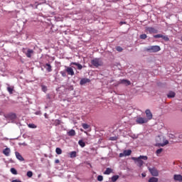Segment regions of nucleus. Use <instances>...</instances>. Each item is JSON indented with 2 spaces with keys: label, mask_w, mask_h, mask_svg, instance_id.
<instances>
[{
  "label": "nucleus",
  "mask_w": 182,
  "mask_h": 182,
  "mask_svg": "<svg viewBox=\"0 0 182 182\" xmlns=\"http://www.w3.org/2000/svg\"><path fill=\"white\" fill-rule=\"evenodd\" d=\"M55 153L57 154H62V149L60 148H56Z\"/></svg>",
  "instance_id": "32"
},
{
  "label": "nucleus",
  "mask_w": 182,
  "mask_h": 182,
  "mask_svg": "<svg viewBox=\"0 0 182 182\" xmlns=\"http://www.w3.org/2000/svg\"><path fill=\"white\" fill-rule=\"evenodd\" d=\"M46 66L47 67V70L48 72H52V65H50V64L47 63L46 64Z\"/></svg>",
  "instance_id": "23"
},
{
  "label": "nucleus",
  "mask_w": 182,
  "mask_h": 182,
  "mask_svg": "<svg viewBox=\"0 0 182 182\" xmlns=\"http://www.w3.org/2000/svg\"><path fill=\"white\" fill-rule=\"evenodd\" d=\"M119 83L121 85H125V86H130V85H132V82L129 80H120Z\"/></svg>",
  "instance_id": "9"
},
{
  "label": "nucleus",
  "mask_w": 182,
  "mask_h": 182,
  "mask_svg": "<svg viewBox=\"0 0 182 182\" xmlns=\"http://www.w3.org/2000/svg\"><path fill=\"white\" fill-rule=\"evenodd\" d=\"M78 144L81 146V147H85V146H86V144L85 143V141H83V140H80L78 141Z\"/></svg>",
  "instance_id": "26"
},
{
  "label": "nucleus",
  "mask_w": 182,
  "mask_h": 182,
  "mask_svg": "<svg viewBox=\"0 0 182 182\" xmlns=\"http://www.w3.org/2000/svg\"><path fill=\"white\" fill-rule=\"evenodd\" d=\"M173 180L175 181L181 182L182 181V176L181 174H175L173 176Z\"/></svg>",
  "instance_id": "12"
},
{
  "label": "nucleus",
  "mask_w": 182,
  "mask_h": 182,
  "mask_svg": "<svg viewBox=\"0 0 182 182\" xmlns=\"http://www.w3.org/2000/svg\"><path fill=\"white\" fill-rule=\"evenodd\" d=\"M54 126H59V124H60V120L59 119H55L54 121V123H53Z\"/></svg>",
  "instance_id": "28"
},
{
  "label": "nucleus",
  "mask_w": 182,
  "mask_h": 182,
  "mask_svg": "<svg viewBox=\"0 0 182 182\" xmlns=\"http://www.w3.org/2000/svg\"><path fill=\"white\" fill-rule=\"evenodd\" d=\"M146 119L149 122V120H151L153 119V114L151 113V111L150 109H146L145 111Z\"/></svg>",
  "instance_id": "7"
},
{
  "label": "nucleus",
  "mask_w": 182,
  "mask_h": 182,
  "mask_svg": "<svg viewBox=\"0 0 182 182\" xmlns=\"http://www.w3.org/2000/svg\"><path fill=\"white\" fill-rule=\"evenodd\" d=\"M74 65L75 66H77L78 70H82V69H83V66L82 65V64L75 63V62H72L70 63V65Z\"/></svg>",
  "instance_id": "14"
},
{
  "label": "nucleus",
  "mask_w": 182,
  "mask_h": 182,
  "mask_svg": "<svg viewBox=\"0 0 182 182\" xmlns=\"http://www.w3.org/2000/svg\"><path fill=\"white\" fill-rule=\"evenodd\" d=\"M43 90H45V89H46V87H45L44 85L42 86Z\"/></svg>",
  "instance_id": "44"
},
{
  "label": "nucleus",
  "mask_w": 182,
  "mask_h": 182,
  "mask_svg": "<svg viewBox=\"0 0 182 182\" xmlns=\"http://www.w3.org/2000/svg\"><path fill=\"white\" fill-rule=\"evenodd\" d=\"M161 37H163V35H161V34H157V35L154 36V38H155V39H157V38H161Z\"/></svg>",
  "instance_id": "37"
},
{
  "label": "nucleus",
  "mask_w": 182,
  "mask_h": 182,
  "mask_svg": "<svg viewBox=\"0 0 182 182\" xmlns=\"http://www.w3.org/2000/svg\"><path fill=\"white\" fill-rule=\"evenodd\" d=\"M149 171L154 177H159V171L156 168H149Z\"/></svg>",
  "instance_id": "6"
},
{
  "label": "nucleus",
  "mask_w": 182,
  "mask_h": 182,
  "mask_svg": "<svg viewBox=\"0 0 182 182\" xmlns=\"http://www.w3.org/2000/svg\"><path fill=\"white\" fill-rule=\"evenodd\" d=\"M97 179L98 181H103V176L99 175Z\"/></svg>",
  "instance_id": "34"
},
{
  "label": "nucleus",
  "mask_w": 182,
  "mask_h": 182,
  "mask_svg": "<svg viewBox=\"0 0 182 182\" xmlns=\"http://www.w3.org/2000/svg\"><path fill=\"white\" fill-rule=\"evenodd\" d=\"M162 39H164V41H166V42H168V41H170V38H168V36H163L162 35Z\"/></svg>",
  "instance_id": "30"
},
{
  "label": "nucleus",
  "mask_w": 182,
  "mask_h": 182,
  "mask_svg": "<svg viewBox=\"0 0 182 182\" xmlns=\"http://www.w3.org/2000/svg\"><path fill=\"white\" fill-rule=\"evenodd\" d=\"M136 122L137 124H144L147 123L149 120L146 118L139 117L136 118Z\"/></svg>",
  "instance_id": "5"
},
{
  "label": "nucleus",
  "mask_w": 182,
  "mask_h": 182,
  "mask_svg": "<svg viewBox=\"0 0 182 182\" xmlns=\"http://www.w3.org/2000/svg\"><path fill=\"white\" fill-rule=\"evenodd\" d=\"M124 154L125 156H130V154H132V150L129 149L124 151Z\"/></svg>",
  "instance_id": "22"
},
{
  "label": "nucleus",
  "mask_w": 182,
  "mask_h": 182,
  "mask_svg": "<svg viewBox=\"0 0 182 182\" xmlns=\"http://www.w3.org/2000/svg\"><path fill=\"white\" fill-rule=\"evenodd\" d=\"M148 157L147 156H140L138 158L133 157L132 160H134L135 163H136V166L138 167H141L143 164H144V162L142 160H147Z\"/></svg>",
  "instance_id": "1"
},
{
  "label": "nucleus",
  "mask_w": 182,
  "mask_h": 182,
  "mask_svg": "<svg viewBox=\"0 0 182 182\" xmlns=\"http://www.w3.org/2000/svg\"><path fill=\"white\" fill-rule=\"evenodd\" d=\"M167 97L169 99L175 97H176V92H169L168 94L167 95Z\"/></svg>",
  "instance_id": "17"
},
{
  "label": "nucleus",
  "mask_w": 182,
  "mask_h": 182,
  "mask_svg": "<svg viewBox=\"0 0 182 182\" xmlns=\"http://www.w3.org/2000/svg\"><path fill=\"white\" fill-rule=\"evenodd\" d=\"M60 162V161H59V159H55V164H59Z\"/></svg>",
  "instance_id": "41"
},
{
  "label": "nucleus",
  "mask_w": 182,
  "mask_h": 182,
  "mask_svg": "<svg viewBox=\"0 0 182 182\" xmlns=\"http://www.w3.org/2000/svg\"><path fill=\"white\" fill-rule=\"evenodd\" d=\"M67 134L70 136H76V132L74 129H71L67 132Z\"/></svg>",
  "instance_id": "16"
},
{
  "label": "nucleus",
  "mask_w": 182,
  "mask_h": 182,
  "mask_svg": "<svg viewBox=\"0 0 182 182\" xmlns=\"http://www.w3.org/2000/svg\"><path fill=\"white\" fill-rule=\"evenodd\" d=\"M10 171L12 174H14L15 176H16V174H18V171H16V169H15V168H11L10 169Z\"/></svg>",
  "instance_id": "24"
},
{
  "label": "nucleus",
  "mask_w": 182,
  "mask_h": 182,
  "mask_svg": "<svg viewBox=\"0 0 182 182\" xmlns=\"http://www.w3.org/2000/svg\"><path fill=\"white\" fill-rule=\"evenodd\" d=\"M141 176H142V177H146V173H142Z\"/></svg>",
  "instance_id": "43"
},
{
  "label": "nucleus",
  "mask_w": 182,
  "mask_h": 182,
  "mask_svg": "<svg viewBox=\"0 0 182 182\" xmlns=\"http://www.w3.org/2000/svg\"><path fill=\"white\" fill-rule=\"evenodd\" d=\"M119 175H115V176H113L112 178H111V181L112 182H116L117 181V180H119Z\"/></svg>",
  "instance_id": "19"
},
{
  "label": "nucleus",
  "mask_w": 182,
  "mask_h": 182,
  "mask_svg": "<svg viewBox=\"0 0 182 182\" xmlns=\"http://www.w3.org/2000/svg\"><path fill=\"white\" fill-rule=\"evenodd\" d=\"M23 53H24L26 58H32L35 51L31 48H23Z\"/></svg>",
  "instance_id": "4"
},
{
  "label": "nucleus",
  "mask_w": 182,
  "mask_h": 182,
  "mask_svg": "<svg viewBox=\"0 0 182 182\" xmlns=\"http://www.w3.org/2000/svg\"><path fill=\"white\" fill-rule=\"evenodd\" d=\"M86 83H90V79L88 78H82L80 82V85L83 86V85H86Z\"/></svg>",
  "instance_id": "11"
},
{
  "label": "nucleus",
  "mask_w": 182,
  "mask_h": 182,
  "mask_svg": "<svg viewBox=\"0 0 182 182\" xmlns=\"http://www.w3.org/2000/svg\"><path fill=\"white\" fill-rule=\"evenodd\" d=\"M16 115L14 114V117H16Z\"/></svg>",
  "instance_id": "47"
},
{
  "label": "nucleus",
  "mask_w": 182,
  "mask_h": 182,
  "mask_svg": "<svg viewBox=\"0 0 182 182\" xmlns=\"http://www.w3.org/2000/svg\"><path fill=\"white\" fill-rule=\"evenodd\" d=\"M28 127L30 129H36V127H38L35 124H28Z\"/></svg>",
  "instance_id": "27"
},
{
  "label": "nucleus",
  "mask_w": 182,
  "mask_h": 182,
  "mask_svg": "<svg viewBox=\"0 0 182 182\" xmlns=\"http://www.w3.org/2000/svg\"><path fill=\"white\" fill-rule=\"evenodd\" d=\"M70 156L71 157V159H73V157H76V151H72L70 153Z\"/></svg>",
  "instance_id": "29"
},
{
  "label": "nucleus",
  "mask_w": 182,
  "mask_h": 182,
  "mask_svg": "<svg viewBox=\"0 0 182 182\" xmlns=\"http://www.w3.org/2000/svg\"><path fill=\"white\" fill-rule=\"evenodd\" d=\"M60 75H61L63 77H66V72H65V71H60Z\"/></svg>",
  "instance_id": "39"
},
{
  "label": "nucleus",
  "mask_w": 182,
  "mask_h": 182,
  "mask_svg": "<svg viewBox=\"0 0 182 182\" xmlns=\"http://www.w3.org/2000/svg\"><path fill=\"white\" fill-rule=\"evenodd\" d=\"M7 91L9 93H10V95H12V93H14V87H8Z\"/></svg>",
  "instance_id": "25"
},
{
  "label": "nucleus",
  "mask_w": 182,
  "mask_h": 182,
  "mask_svg": "<svg viewBox=\"0 0 182 182\" xmlns=\"http://www.w3.org/2000/svg\"><path fill=\"white\" fill-rule=\"evenodd\" d=\"M149 182H159V178L151 177L149 179Z\"/></svg>",
  "instance_id": "20"
},
{
  "label": "nucleus",
  "mask_w": 182,
  "mask_h": 182,
  "mask_svg": "<svg viewBox=\"0 0 182 182\" xmlns=\"http://www.w3.org/2000/svg\"><path fill=\"white\" fill-rule=\"evenodd\" d=\"M82 127H83V129H85V130H87V129H89L90 126L87 124H82Z\"/></svg>",
  "instance_id": "31"
},
{
  "label": "nucleus",
  "mask_w": 182,
  "mask_h": 182,
  "mask_svg": "<svg viewBox=\"0 0 182 182\" xmlns=\"http://www.w3.org/2000/svg\"><path fill=\"white\" fill-rule=\"evenodd\" d=\"M147 38V35L146 34H141L140 36V39H146Z\"/></svg>",
  "instance_id": "36"
},
{
  "label": "nucleus",
  "mask_w": 182,
  "mask_h": 182,
  "mask_svg": "<svg viewBox=\"0 0 182 182\" xmlns=\"http://www.w3.org/2000/svg\"><path fill=\"white\" fill-rule=\"evenodd\" d=\"M66 72L68 75H70V76H74L75 75V71H73V68L71 67H66Z\"/></svg>",
  "instance_id": "8"
},
{
  "label": "nucleus",
  "mask_w": 182,
  "mask_h": 182,
  "mask_svg": "<svg viewBox=\"0 0 182 182\" xmlns=\"http://www.w3.org/2000/svg\"><path fill=\"white\" fill-rule=\"evenodd\" d=\"M146 32L149 33H157L158 31L153 27H148L146 28Z\"/></svg>",
  "instance_id": "10"
},
{
  "label": "nucleus",
  "mask_w": 182,
  "mask_h": 182,
  "mask_svg": "<svg viewBox=\"0 0 182 182\" xmlns=\"http://www.w3.org/2000/svg\"><path fill=\"white\" fill-rule=\"evenodd\" d=\"M92 66L95 68H99V66H103V61L101 58H94L91 60Z\"/></svg>",
  "instance_id": "3"
},
{
  "label": "nucleus",
  "mask_w": 182,
  "mask_h": 182,
  "mask_svg": "<svg viewBox=\"0 0 182 182\" xmlns=\"http://www.w3.org/2000/svg\"><path fill=\"white\" fill-rule=\"evenodd\" d=\"M16 154V157L18 160H19L20 161H23L25 159H23V157L22 156V155H21V154L18 151L15 152Z\"/></svg>",
  "instance_id": "13"
},
{
  "label": "nucleus",
  "mask_w": 182,
  "mask_h": 182,
  "mask_svg": "<svg viewBox=\"0 0 182 182\" xmlns=\"http://www.w3.org/2000/svg\"><path fill=\"white\" fill-rule=\"evenodd\" d=\"M26 176H27V177L31 178V177H32V176H33V173L31 171H28L27 172Z\"/></svg>",
  "instance_id": "33"
},
{
  "label": "nucleus",
  "mask_w": 182,
  "mask_h": 182,
  "mask_svg": "<svg viewBox=\"0 0 182 182\" xmlns=\"http://www.w3.org/2000/svg\"><path fill=\"white\" fill-rule=\"evenodd\" d=\"M112 172H113V169H112L110 168H107L105 171L104 172V174L109 175Z\"/></svg>",
  "instance_id": "18"
},
{
  "label": "nucleus",
  "mask_w": 182,
  "mask_h": 182,
  "mask_svg": "<svg viewBox=\"0 0 182 182\" xmlns=\"http://www.w3.org/2000/svg\"><path fill=\"white\" fill-rule=\"evenodd\" d=\"M48 99H50V97H49V95H48Z\"/></svg>",
  "instance_id": "46"
},
{
  "label": "nucleus",
  "mask_w": 182,
  "mask_h": 182,
  "mask_svg": "<svg viewBox=\"0 0 182 182\" xmlns=\"http://www.w3.org/2000/svg\"><path fill=\"white\" fill-rule=\"evenodd\" d=\"M168 144V141L165 140L164 143L157 144L158 146H161V147H164V146Z\"/></svg>",
  "instance_id": "21"
},
{
  "label": "nucleus",
  "mask_w": 182,
  "mask_h": 182,
  "mask_svg": "<svg viewBox=\"0 0 182 182\" xmlns=\"http://www.w3.org/2000/svg\"><path fill=\"white\" fill-rule=\"evenodd\" d=\"M146 52H150L151 53H156L157 52H160L161 48L159 46H151L148 48H145Z\"/></svg>",
  "instance_id": "2"
},
{
  "label": "nucleus",
  "mask_w": 182,
  "mask_h": 182,
  "mask_svg": "<svg viewBox=\"0 0 182 182\" xmlns=\"http://www.w3.org/2000/svg\"><path fill=\"white\" fill-rule=\"evenodd\" d=\"M163 151V149H159L158 150H156V153L157 154V156H159V154H161V153Z\"/></svg>",
  "instance_id": "35"
},
{
  "label": "nucleus",
  "mask_w": 182,
  "mask_h": 182,
  "mask_svg": "<svg viewBox=\"0 0 182 182\" xmlns=\"http://www.w3.org/2000/svg\"><path fill=\"white\" fill-rule=\"evenodd\" d=\"M124 24H126V22H124V21H121L119 23V25H124Z\"/></svg>",
  "instance_id": "42"
},
{
  "label": "nucleus",
  "mask_w": 182,
  "mask_h": 182,
  "mask_svg": "<svg viewBox=\"0 0 182 182\" xmlns=\"http://www.w3.org/2000/svg\"><path fill=\"white\" fill-rule=\"evenodd\" d=\"M116 49H117V52H122L123 51V48L120 46H117Z\"/></svg>",
  "instance_id": "38"
},
{
  "label": "nucleus",
  "mask_w": 182,
  "mask_h": 182,
  "mask_svg": "<svg viewBox=\"0 0 182 182\" xmlns=\"http://www.w3.org/2000/svg\"><path fill=\"white\" fill-rule=\"evenodd\" d=\"M110 140H114L113 138H110Z\"/></svg>",
  "instance_id": "45"
},
{
  "label": "nucleus",
  "mask_w": 182,
  "mask_h": 182,
  "mask_svg": "<svg viewBox=\"0 0 182 182\" xmlns=\"http://www.w3.org/2000/svg\"><path fill=\"white\" fill-rule=\"evenodd\" d=\"M11 153V149L9 148H6L3 150V154L6 157H9V154Z\"/></svg>",
  "instance_id": "15"
},
{
  "label": "nucleus",
  "mask_w": 182,
  "mask_h": 182,
  "mask_svg": "<svg viewBox=\"0 0 182 182\" xmlns=\"http://www.w3.org/2000/svg\"><path fill=\"white\" fill-rule=\"evenodd\" d=\"M124 152L119 154V157H124Z\"/></svg>",
  "instance_id": "40"
}]
</instances>
